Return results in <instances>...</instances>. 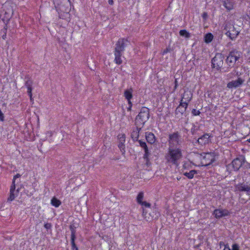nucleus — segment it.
Returning <instances> with one entry per match:
<instances>
[{"label": "nucleus", "mask_w": 250, "mask_h": 250, "mask_svg": "<svg viewBox=\"0 0 250 250\" xmlns=\"http://www.w3.org/2000/svg\"><path fill=\"white\" fill-rule=\"evenodd\" d=\"M182 158V150L180 148H168L165 159L167 163L178 166L179 161Z\"/></svg>", "instance_id": "nucleus-1"}, {"label": "nucleus", "mask_w": 250, "mask_h": 250, "mask_svg": "<svg viewBox=\"0 0 250 250\" xmlns=\"http://www.w3.org/2000/svg\"><path fill=\"white\" fill-rule=\"evenodd\" d=\"M245 162V159L244 157L242 156L241 157L236 158L234 159L230 164L227 165V170L229 173H230L233 171H237Z\"/></svg>", "instance_id": "nucleus-2"}, {"label": "nucleus", "mask_w": 250, "mask_h": 250, "mask_svg": "<svg viewBox=\"0 0 250 250\" xmlns=\"http://www.w3.org/2000/svg\"><path fill=\"white\" fill-rule=\"evenodd\" d=\"M168 148H178L181 144V136L178 132H174L168 135Z\"/></svg>", "instance_id": "nucleus-3"}, {"label": "nucleus", "mask_w": 250, "mask_h": 250, "mask_svg": "<svg viewBox=\"0 0 250 250\" xmlns=\"http://www.w3.org/2000/svg\"><path fill=\"white\" fill-rule=\"evenodd\" d=\"M241 56V52L234 49L231 51L226 59V62L230 67H233L236 61L238 60Z\"/></svg>", "instance_id": "nucleus-4"}, {"label": "nucleus", "mask_w": 250, "mask_h": 250, "mask_svg": "<svg viewBox=\"0 0 250 250\" xmlns=\"http://www.w3.org/2000/svg\"><path fill=\"white\" fill-rule=\"evenodd\" d=\"M149 113L148 108L145 107H142L140 113L136 117V122L144 125L149 118Z\"/></svg>", "instance_id": "nucleus-5"}, {"label": "nucleus", "mask_w": 250, "mask_h": 250, "mask_svg": "<svg viewBox=\"0 0 250 250\" xmlns=\"http://www.w3.org/2000/svg\"><path fill=\"white\" fill-rule=\"evenodd\" d=\"M223 55L221 53H217L211 60L213 67L219 70L223 66Z\"/></svg>", "instance_id": "nucleus-6"}, {"label": "nucleus", "mask_w": 250, "mask_h": 250, "mask_svg": "<svg viewBox=\"0 0 250 250\" xmlns=\"http://www.w3.org/2000/svg\"><path fill=\"white\" fill-rule=\"evenodd\" d=\"M129 43V42L126 39L120 38L115 44L114 51L123 53L125 47Z\"/></svg>", "instance_id": "nucleus-7"}, {"label": "nucleus", "mask_w": 250, "mask_h": 250, "mask_svg": "<svg viewBox=\"0 0 250 250\" xmlns=\"http://www.w3.org/2000/svg\"><path fill=\"white\" fill-rule=\"evenodd\" d=\"M215 161L214 155L213 153H205L202 156V164L203 165L207 166L212 164Z\"/></svg>", "instance_id": "nucleus-8"}, {"label": "nucleus", "mask_w": 250, "mask_h": 250, "mask_svg": "<svg viewBox=\"0 0 250 250\" xmlns=\"http://www.w3.org/2000/svg\"><path fill=\"white\" fill-rule=\"evenodd\" d=\"M140 146L144 150L145 153L143 156V158L147 163L149 161V157L150 155V153L149 151L148 147L146 143L141 140L138 141Z\"/></svg>", "instance_id": "nucleus-9"}, {"label": "nucleus", "mask_w": 250, "mask_h": 250, "mask_svg": "<svg viewBox=\"0 0 250 250\" xmlns=\"http://www.w3.org/2000/svg\"><path fill=\"white\" fill-rule=\"evenodd\" d=\"M228 26H226V27L225 28V30H226V35L229 37L230 39L232 40L235 39L237 36L238 35L239 32L237 30H236L234 27L233 26H230L229 27V30H228Z\"/></svg>", "instance_id": "nucleus-10"}, {"label": "nucleus", "mask_w": 250, "mask_h": 250, "mask_svg": "<svg viewBox=\"0 0 250 250\" xmlns=\"http://www.w3.org/2000/svg\"><path fill=\"white\" fill-rule=\"evenodd\" d=\"M245 80L241 78H238L237 80L232 81L227 84L229 88H237L241 86L244 83Z\"/></svg>", "instance_id": "nucleus-11"}, {"label": "nucleus", "mask_w": 250, "mask_h": 250, "mask_svg": "<svg viewBox=\"0 0 250 250\" xmlns=\"http://www.w3.org/2000/svg\"><path fill=\"white\" fill-rule=\"evenodd\" d=\"M192 93L189 91L185 92L182 96V99L181 100V103H183L186 106V108L188 107L189 102L192 99Z\"/></svg>", "instance_id": "nucleus-12"}, {"label": "nucleus", "mask_w": 250, "mask_h": 250, "mask_svg": "<svg viewBox=\"0 0 250 250\" xmlns=\"http://www.w3.org/2000/svg\"><path fill=\"white\" fill-rule=\"evenodd\" d=\"M210 135L208 133H205L197 140L199 144L204 145L208 144L210 142Z\"/></svg>", "instance_id": "nucleus-13"}, {"label": "nucleus", "mask_w": 250, "mask_h": 250, "mask_svg": "<svg viewBox=\"0 0 250 250\" xmlns=\"http://www.w3.org/2000/svg\"><path fill=\"white\" fill-rule=\"evenodd\" d=\"M119 139V144L118 147L120 149L121 151L122 154H124L125 153V134H121L118 136Z\"/></svg>", "instance_id": "nucleus-14"}, {"label": "nucleus", "mask_w": 250, "mask_h": 250, "mask_svg": "<svg viewBox=\"0 0 250 250\" xmlns=\"http://www.w3.org/2000/svg\"><path fill=\"white\" fill-rule=\"evenodd\" d=\"M229 213V212L227 209H216L213 212V215L216 218L228 216Z\"/></svg>", "instance_id": "nucleus-15"}, {"label": "nucleus", "mask_w": 250, "mask_h": 250, "mask_svg": "<svg viewBox=\"0 0 250 250\" xmlns=\"http://www.w3.org/2000/svg\"><path fill=\"white\" fill-rule=\"evenodd\" d=\"M223 6L228 11H230L234 8L235 4V0H222Z\"/></svg>", "instance_id": "nucleus-16"}, {"label": "nucleus", "mask_w": 250, "mask_h": 250, "mask_svg": "<svg viewBox=\"0 0 250 250\" xmlns=\"http://www.w3.org/2000/svg\"><path fill=\"white\" fill-rule=\"evenodd\" d=\"M236 188L239 191L246 192L247 194L250 195V185L240 184L236 185Z\"/></svg>", "instance_id": "nucleus-17"}, {"label": "nucleus", "mask_w": 250, "mask_h": 250, "mask_svg": "<svg viewBox=\"0 0 250 250\" xmlns=\"http://www.w3.org/2000/svg\"><path fill=\"white\" fill-rule=\"evenodd\" d=\"M144 198V193L143 192H140L139 193L137 196V202L139 204L145 206L146 207H150V204L148 203H147L146 201H143V199Z\"/></svg>", "instance_id": "nucleus-18"}, {"label": "nucleus", "mask_w": 250, "mask_h": 250, "mask_svg": "<svg viewBox=\"0 0 250 250\" xmlns=\"http://www.w3.org/2000/svg\"><path fill=\"white\" fill-rule=\"evenodd\" d=\"M71 229V244L72 250H78L77 247L75 243V240L76 239L75 230L70 226Z\"/></svg>", "instance_id": "nucleus-19"}, {"label": "nucleus", "mask_w": 250, "mask_h": 250, "mask_svg": "<svg viewBox=\"0 0 250 250\" xmlns=\"http://www.w3.org/2000/svg\"><path fill=\"white\" fill-rule=\"evenodd\" d=\"M132 89L130 88L129 89L126 90L124 92V96L125 97V98L127 100L128 104L130 105L129 107L128 108V110L130 109L132 105L130 100L132 98Z\"/></svg>", "instance_id": "nucleus-20"}, {"label": "nucleus", "mask_w": 250, "mask_h": 250, "mask_svg": "<svg viewBox=\"0 0 250 250\" xmlns=\"http://www.w3.org/2000/svg\"><path fill=\"white\" fill-rule=\"evenodd\" d=\"M33 84L32 81L29 79L25 82V85L27 88V93L30 97V100H32V85Z\"/></svg>", "instance_id": "nucleus-21"}, {"label": "nucleus", "mask_w": 250, "mask_h": 250, "mask_svg": "<svg viewBox=\"0 0 250 250\" xmlns=\"http://www.w3.org/2000/svg\"><path fill=\"white\" fill-rule=\"evenodd\" d=\"M18 192V191H15V185H14V181L12 182V185L10 188V196L8 198L9 201H12L15 198L16 195L15 193Z\"/></svg>", "instance_id": "nucleus-22"}, {"label": "nucleus", "mask_w": 250, "mask_h": 250, "mask_svg": "<svg viewBox=\"0 0 250 250\" xmlns=\"http://www.w3.org/2000/svg\"><path fill=\"white\" fill-rule=\"evenodd\" d=\"M141 129V128H138L137 127L135 129H134L131 134V138L133 141H138L139 140H138V138L139 136V132L140 130Z\"/></svg>", "instance_id": "nucleus-23"}, {"label": "nucleus", "mask_w": 250, "mask_h": 250, "mask_svg": "<svg viewBox=\"0 0 250 250\" xmlns=\"http://www.w3.org/2000/svg\"><path fill=\"white\" fill-rule=\"evenodd\" d=\"M146 138L147 142L150 145L154 144L156 140L155 135L151 132L146 133Z\"/></svg>", "instance_id": "nucleus-24"}, {"label": "nucleus", "mask_w": 250, "mask_h": 250, "mask_svg": "<svg viewBox=\"0 0 250 250\" xmlns=\"http://www.w3.org/2000/svg\"><path fill=\"white\" fill-rule=\"evenodd\" d=\"M58 0H54V2L56 3L58 6H60L59 8L60 9V10L61 11H62L64 12H67L69 11V9L68 7L64 9L63 6L62 5V2H61L60 3V2H58ZM62 0L64 2H66L67 4H70L69 0Z\"/></svg>", "instance_id": "nucleus-25"}, {"label": "nucleus", "mask_w": 250, "mask_h": 250, "mask_svg": "<svg viewBox=\"0 0 250 250\" xmlns=\"http://www.w3.org/2000/svg\"><path fill=\"white\" fill-rule=\"evenodd\" d=\"M115 55V62L117 64H120L122 63V60L121 57L123 53L120 52L118 51H114Z\"/></svg>", "instance_id": "nucleus-26"}, {"label": "nucleus", "mask_w": 250, "mask_h": 250, "mask_svg": "<svg viewBox=\"0 0 250 250\" xmlns=\"http://www.w3.org/2000/svg\"><path fill=\"white\" fill-rule=\"evenodd\" d=\"M183 103H180V104L176 109V114H177L178 113H180L181 114H183L186 111L187 108H186V106Z\"/></svg>", "instance_id": "nucleus-27"}, {"label": "nucleus", "mask_w": 250, "mask_h": 250, "mask_svg": "<svg viewBox=\"0 0 250 250\" xmlns=\"http://www.w3.org/2000/svg\"><path fill=\"white\" fill-rule=\"evenodd\" d=\"M9 2H6L3 6L4 8H6V14H13V9L11 5L9 4Z\"/></svg>", "instance_id": "nucleus-28"}, {"label": "nucleus", "mask_w": 250, "mask_h": 250, "mask_svg": "<svg viewBox=\"0 0 250 250\" xmlns=\"http://www.w3.org/2000/svg\"><path fill=\"white\" fill-rule=\"evenodd\" d=\"M51 204L53 206L58 208L61 205V202L60 200L54 197L51 200Z\"/></svg>", "instance_id": "nucleus-29"}, {"label": "nucleus", "mask_w": 250, "mask_h": 250, "mask_svg": "<svg viewBox=\"0 0 250 250\" xmlns=\"http://www.w3.org/2000/svg\"><path fill=\"white\" fill-rule=\"evenodd\" d=\"M197 173V171L195 170H191L189 172H184L183 174L187 177L188 179H192L195 174Z\"/></svg>", "instance_id": "nucleus-30"}, {"label": "nucleus", "mask_w": 250, "mask_h": 250, "mask_svg": "<svg viewBox=\"0 0 250 250\" xmlns=\"http://www.w3.org/2000/svg\"><path fill=\"white\" fill-rule=\"evenodd\" d=\"M213 35L211 33H208L205 36V41L207 43L211 42L213 39Z\"/></svg>", "instance_id": "nucleus-31"}, {"label": "nucleus", "mask_w": 250, "mask_h": 250, "mask_svg": "<svg viewBox=\"0 0 250 250\" xmlns=\"http://www.w3.org/2000/svg\"><path fill=\"white\" fill-rule=\"evenodd\" d=\"M179 34L180 36L185 37L186 38H189L190 37V34L186 30H180Z\"/></svg>", "instance_id": "nucleus-32"}, {"label": "nucleus", "mask_w": 250, "mask_h": 250, "mask_svg": "<svg viewBox=\"0 0 250 250\" xmlns=\"http://www.w3.org/2000/svg\"><path fill=\"white\" fill-rule=\"evenodd\" d=\"M200 113L201 112L200 111L197 110L195 109H193L191 111V113L194 116L199 115Z\"/></svg>", "instance_id": "nucleus-33"}, {"label": "nucleus", "mask_w": 250, "mask_h": 250, "mask_svg": "<svg viewBox=\"0 0 250 250\" xmlns=\"http://www.w3.org/2000/svg\"><path fill=\"white\" fill-rule=\"evenodd\" d=\"M232 250H239V246L237 244H234L232 246Z\"/></svg>", "instance_id": "nucleus-34"}, {"label": "nucleus", "mask_w": 250, "mask_h": 250, "mask_svg": "<svg viewBox=\"0 0 250 250\" xmlns=\"http://www.w3.org/2000/svg\"><path fill=\"white\" fill-rule=\"evenodd\" d=\"M4 115H3V113L2 112V111H1V110L0 109V121L2 122L4 121Z\"/></svg>", "instance_id": "nucleus-35"}, {"label": "nucleus", "mask_w": 250, "mask_h": 250, "mask_svg": "<svg viewBox=\"0 0 250 250\" xmlns=\"http://www.w3.org/2000/svg\"><path fill=\"white\" fill-rule=\"evenodd\" d=\"M21 176V175L20 174H17L15 176H14L12 182L14 181V185H15V180H16V179L17 178H20Z\"/></svg>", "instance_id": "nucleus-36"}, {"label": "nucleus", "mask_w": 250, "mask_h": 250, "mask_svg": "<svg viewBox=\"0 0 250 250\" xmlns=\"http://www.w3.org/2000/svg\"><path fill=\"white\" fill-rule=\"evenodd\" d=\"M207 17H208V14H207V13H206V12L203 13V15H202V17H203V18L204 19H205V20H206V19H207Z\"/></svg>", "instance_id": "nucleus-37"}, {"label": "nucleus", "mask_w": 250, "mask_h": 250, "mask_svg": "<svg viewBox=\"0 0 250 250\" xmlns=\"http://www.w3.org/2000/svg\"><path fill=\"white\" fill-rule=\"evenodd\" d=\"M224 250H231L228 245V244H226L225 245V248Z\"/></svg>", "instance_id": "nucleus-38"}, {"label": "nucleus", "mask_w": 250, "mask_h": 250, "mask_svg": "<svg viewBox=\"0 0 250 250\" xmlns=\"http://www.w3.org/2000/svg\"><path fill=\"white\" fill-rule=\"evenodd\" d=\"M50 226H51L50 224H48V223L45 224L44 225V227H45L46 229H48L50 228Z\"/></svg>", "instance_id": "nucleus-39"}, {"label": "nucleus", "mask_w": 250, "mask_h": 250, "mask_svg": "<svg viewBox=\"0 0 250 250\" xmlns=\"http://www.w3.org/2000/svg\"><path fill=\"white\" fill-rule=\"evenodd\" d=\"M108 3L110 5H112L114 3L113 0H108Z\"/></svg>", "instance_id": "nucleus-40"}, {"label": "nucleus", "mask_w": 250, "mask_h": 250, "mask_svg": "<svg viewBox=\"0 0 250 250\" xmlns=\"http://www.w3.org/2000/svg\"><path fill=\"white\" fill-rule=\"evenodd\" d=\"M191 132L192 134H194L195 133V128H191Z\"/></svg>", "instance_id": "nucleus-41"}, {"label": "nucleus", "mask_w": 250, "mask_h": 250, "mask_svg": "<svg viewBox=\"0 0 250 250\" xmlns=\"http://www.w3.org/2000/svg\"><path fill=\"white\" fill-rule=\"evenodd\" d=\"M168 51V49H166V50H165L164 51V52H163V54L167 53Z\"/></svg>", "instance_id": "nucleus-42"}, {"label": "nucleus", "mask_w": 250, "mask_h": 250, "mask_svg": "<svg viewBox=\"0 0 250 250\" xmlns=\"http://www.w3.org/2000/svg\"><path fill=\"white\" fill-rule=\"evenodd\" d=\"M6 37V34H5V35H3V36H2V38H3V39H5Z\"/></svg>", "instance_id": "nucleus-43"}, {"label": "nucleus", "mask_w": 250, "mask_h": 250, "mask_svg": "<svg viewBox=\"0 0 250 250\" xmlns=\"http://www.w3.org/2000/svg\"><path fill=\"white\" fill-rule=\"evenodd\" d=\"M222 244L224 245V246L225 245L223 243V242H220V245H222Z\"/></svg>", "instance_id": "nucleus-44"}, {"label": "nucleus", "mask_w": 250, "mask_h": 250, "mask_svg": "<svg viewBox=\"0 0 250 250\" xmlns=\"http://www.w3.org/2000/svg\"><path fill=\"white\" fill-rule=\"evenodd\" d=\"M247 141L249 143H250V138L247 140Z\"/></svg>", "instance_id": "nucleus-45"}, {"label": "nucleus", "mask_w": 250, "mask_h": 250, "mask_svg": "<svg viewBox=\"0 0 250 250\" xmlns=\"http://www.w3.org/2000/svg\"><path fill=\"white\" fill-rule=\"evenodd\" d=\"M236 75H237V76H239V74H238V72H237V73H236Z\"/></svg>", "instance_id": "nucleus-46"}]
</instances>
